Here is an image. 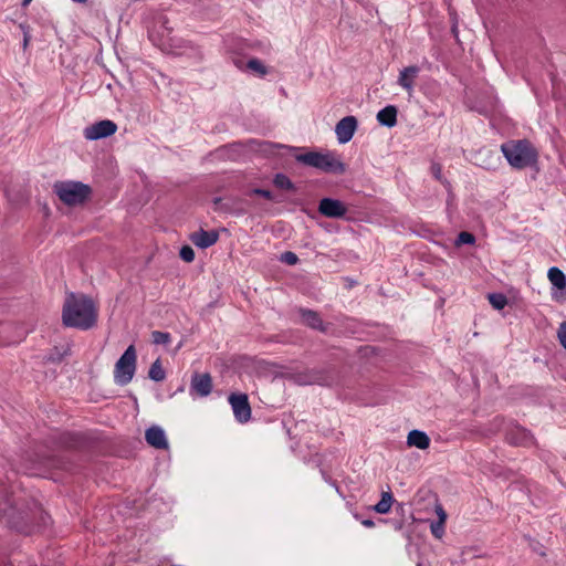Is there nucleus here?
I'll return each instance as SVG.
<instances>
[{"label":"nucleus","instance_id":"nucleus-1","mask_svg":"<svg viewBox=\"0 0 566 566\" xmlns=\"http://www.w3.org/2000/svg\"><path fill=\"white\" fill-rule=\"evenodd\" d=\"M97 321V310L86 295L70 293L63 304L62 322L66 327L87 331Z\"/></svg>","mask_w":566,"mask_h":566},{"label":"nucleus","instance_id":"nucleus-2","mask_svg":"<svg viewBox=\"0 0 566 566\" xmlns=\"http://www.w3.org/2000/svg\"><path fill=\"white\" fill-rule=\"evenodd\" d=\"M501 150L516 169L530 167L537 161V151L527 139L509 140L501 146Z\"/></svg>","mask_w":566,"mask_h":566},{"label":"nucleus","instance_id":"nucleus-3","mask_svg":"<svg viewBox=\"0 0 566 566\" xmlns=\"http://www.w3.org/2000/svg\"><path fill=\"white\" fill-rule=\"evenodd\" d=\"M53 191L66 206L83 205L92 193V189L88 185L71 180L55 182Z\"/></svg>","mask_w":566,"mask_h":566},{"label":"nucleus","instance_id":"nucleus-4","mask_svg":"<svg viewBox=\"0 0 566 566\" xmlns=\"http://www.w3.org/2000/svg\"><path fill=\"white\" fill-rule=\"evenodd\" d=\"M295 158L297 161L317 168L324 172L343 175L346 171L345 164L331 153L308 151L297 155Z\"/></svg>","mask_w":566,"mask_h":566},{"label":"nucleus","instance_id":"nucleus-5","mask_svg":"<svg viewBox=\"0 0 566 566\" xmlns=\"http://www.w3.org/2000/svg\"><path fill=\"white\" fill-rule=\"evenodd\" d=\"M136 349L134 345H129L124 354L115 364L114 368V381L119 386H126L129 384L135 375L136 370Z\"/></svg>","mask_w":566,"mask_h":566},{"label":"nucleus","instance_id":"nucleus-6","mask_svg":"<svg viewBox=\"0 0 566 566\" xmlns=\"http://www.w3.org/2000/svg\"><path fill=\"white\" fill-rule=\"evenodd\" d=\"M3 517L8 525L19 533L31 534L34 530L33 513L30 509L9 505L4 510Z\"/></svg>","mask_w":566,"mask_h":566},{"label":"nucleus","instance_id":"nucleus-7","mask_svg":"<svg viewBox=\"0 0 566 566\" xmlns=\"http://www.w3.org/2000/svg\"><path fill=\"white\" fill-rule=\"evenodd\" d=\"M117 125L109 119L96 122L84 128L83 135L87 140H97L114 135Z\"/></svg>","mask_w":566,"mask_h":566},{"label":"nucleus","instance_id":"nucleus-8","mask_svg":"<svg viewBox=\"0 0 566 566\" xmlns=\"http://www.w3.org/2000/svg\"><path fill=\"white\" fill-rule=\"evenodd\" d=\"M229 403L232 407L234 418L240 423H247L251 419V406L245 394H231Z\"/></svg>","mask_w":566,"mask_h":566},{"label":"nucleus","instance_id":"nucleus-9","mask_svg":"<svg viewBox=\"0 0 566 566\" xmlns=\"http://www.w3.org/2000/svg\"><path fill=\"white\" fill-rule=\"evenodd\" d=\"M212 390V379L210 374L196 373L191 378L190 395L192 397H207Z\"/></svg>","mask_w":566,"mask_h":566},{"label":"nucleus","instance_id":"nucleus-10","mask_svg":"<svg viewBox=\"0 0 566 566\" xmlns=\"http://www.w3.org/2000/svg\"><path fill=\"white\" fill-rule=\"evenodd\" d=\"M318 212L327 218H343L347 213V207L340 200L323 198L318 205Z\"/></svg>","mask_w":566,"mask_h":566},{"label":"nucleus","instance_id":"nucleus-11","mask_svg":"<svg viewBox=\"0 0 566 566\" xmlns=\"http://www.w3.org/2000/svg\"><path fill=\"white\" fill-rule=\"evenodd\" d=\"M357 129V119L355 116L342 118L335 126V133L340 144L348 143Z\"/></svg>","mask_w":566,"mask_h":566},{"label":"nucleus","instance_id":"nucleus-12","mask_svg":"<svg viewBox=\"0 0 566 566\" xmlns=\"http://www.w3.org/2000/svg\"><path fill=\"white\" fill-rule=\"evenodd\" d=\"M169 53L174 55H187L189 57H201V51L190 42L182 39H170Z\"/></svg>","mask_w":566,"mask_h":566},{"label":"nucleus","instance_id":"nucleus-13","mask_svg":"<svg viewBox=\"0 0 566 566\" xmlns=\"http://www.w3.org/2000/svg\"><path fill=\"white\" fill-rule=\"evenodd\" d=\"M146 442L159 450H166L168 448V441L164 429L159 426H151L145 432Z\"/></svg>","mask_w":566,"mask_h":566},{"label":"nucleus","instance_id":"nucleus-14","mask_svg":"<svg viewBox=\"0 0 566 566\" xmlns=\"http://www.w3.org/2000/svg\"><path fill=\"white\" fill-rule=\"evenodd\" d=\"M295 381L298 385H329L331 377L324 370H308L303 374H298L295 377Z\"/></svg>","mask_w":566,"mask_h":566},{"label":"nucleus","instance_id":"nucleus-15","mask_svg":"<svg viewBox=\"0 0 566 566\" xmlns=\"http://www.w3.org/2000/svg\"><path fill=\"white\" fill-rule=\"evenodd\" d=\"M506 439L514 446H528L532 443V434L522 427H515L506 433Z\"/></svg>","mask_w":566,"mask_h":566},{"label":"nucleus","instance_id":"nucleus-16","mask_svg":"<svg viewBox=\"0 0 566 566\" xmlns=\"http://www.w3.org/2000/svg\"><path fill=\"white\" fill-rule=\"evenodd\" d=\"M420 69L416 65H411L405 67L399 75L398 84L402 86L408 92H411L413 88L415 80L419 74Z\"/></svg>","mask_w":566,"mask_h":566},{"label":"nucleus","instance_id":"nucleus-17","mask_svg":"<svg viewBox=\"0 0 566 566\" xmlns=\"http://www.w3.org/2000/svg\"><path fill=\"white\" fill-rule=\"evenodd\" d=\"M407 443L410 447H416L418 449L424 450L430 446V438L428 434L420 430H411L407 437Z\"/></svg>","mask_w":566,"mask_h":566},{"label":"nucleus","instance_id":"nucleus-18","mask_svg":"<svg viewBox=\"0 0 566 566\" xmlns=\"http://www.w3.org/2000/svg\"><path fill=\"white\" fill-rule=\"evenodd\" d=\"M377 120L387 127H394L397 124V108L394 105H388L380 109L377 114Z\"/></svg>","mask_w":566,"mask_h":566},{"label":"nucleus","instance_id":"nucleus-19","mask_svg":"<svg viewBox=\"0 0 566 566\" xmlns=\"http://www.w3.org/2000/svg\"><path fill=\"white\" fill-rule=\"evenodd\" d=\"M189 239L196 247L201 249H206L212 245V233L203 229L192 232Z\"/></svg>","mask_w":566,"mask_h":566},{"label":"nucleus","instance_id":"nucleus-20","mask_svg":"<svg viewBox=\"0 0 566 566\" xmlns=\"http://www.w3.org/2000/svg\"><path fill=\"white\" fill-rule=\"evenodd\" d=\"M301 314H302L303 322L307 326H310L311 328H314V329H319L322 332L325 331V328L323 326V322L316 312L311 311V310H301Z\"/></svg>","mask_w":566,"mask_h":566},{"label":"nucleus","instance_id":"nucleus-21","mask_svg":"<svg viewBox=\"0 0 566 566\" xmlns=\"http://www.w3.org/2000/svg\"><path fill=\"white\" fill-rule=\"evenodd\" d=\"M548 279L558 290L566 287V276L558 268L554 266L548 270Z\"/></svg>","mask_w":566,"mask_h":566},{"label":"nucleus","instance_id":"nucleus-22","mask_svg":"<svg viewBox=\"0 0 566 566\" xmlns=\"http://www.w3.org/2000/svg\"><path fill=\"white\" fill-rule=\"evenodd\" d=\"M394 502L392 494L390 492H382L380 501L374 506V510L379 514H386L390 511Z\"/></svg>","mask_w":566,"mask_h":566},{"label":"nucleus","instance_id":"nucleus-23","mask_svg":"<svg viewBox=\"0 0 566 566\" xmlns=\"http://www.w3.org/2000/svg\"><path fill=\"white\" fill-rule=\"evenodd\" d=\"M148 377L154 381H163L166 378V373L161 366L160 359H156L148 371Z\"/></svg>","mask_w":566,"mask_h":566},{"label":"nucleus","instance_id":"nucleus-24","mask_svg":"<svg viewBox=\"0 0 566 566\" xmlns=\"http://www.w3.org/2000/svg\"><path fill=\"white\" fill-rule=\"evenodd\" d=\"M488 300L495 310H502L507 304V298L502 293H491L488 295Z\"/></svg>","mask_w":566,"mask_h":566},{"label":"nucleus","instance_id":"nucleus-25","mask_svg":"<svg viewBox=\"0 0 566 566\" xmlns=\"http://www.w3.org/2000/svg\"><path fill=\"white\" fill-rule=\"evenodd\" d=\"M273 182H274L275 187H277L280 189H285V190H294L295 189L291 179L283 174H277L274 177Z\"/></svg>","mask_w":566,"mask_h":566},{"label":"nucleus","instance_id":"nucleus-26","mask_svg":"<svg viewBox=\"0 0 566 566\" xmlns=\"http://www.w3.org/2000/svg\"><path fill=\"white\" fill-rule=\"evenodd\" d=\"M247 67L251 70L252 72H255L260 75H265L268 73L266 67L264 64L258 60V59H251L247 63Z\"/></svg>","mask_w":566,"mask_h":566},{"label":"nucleus","instance_id":"nucleus-27","mask_svg":"<svg viewBox=\"0 0 566 566\" xmlns=\"http://www.w3.org/2000/svg\"><path fill=\"white\" fill-rule=\"evenodd\" d=\"M153 342L156 345H167L170 343L171 336L169 333L160 332V331H154L151 334Z\"/></svg>","mask_w":566,"mask_h":566},{"label":"nucleus","instance_id":"nucleus-28","mask_svg":"<svg viewBox=\"0 0 566 566\" xmlns=\"http://www.w3.org/2000/svg\"><path fill=\"white\" fill-rule=\"evenodd\" d=\"M430 170H431V174L433 175V177L437 180H439L441 184H443L444 186H449L450 185L449 181L442 177V167H441L440 164L433 163L431 165Z\"/></svg>","mask_w":566,"mask_h":566},{"label":"nucleus","instance_id":"nucleus-29","mask_svg":"<svg viewBox=\"0 0 566 566\" xmlns=\"http://www.w3.org/2000/svg\"><path fill=\"white\" fill-rule=\"evenodd\" d=\"M475 242V237L470 233V232H467V231H462L460 232V234L458 235V239L455 241V244L457 245H461V244H473Z\"/></svg>","mask_w":566,"mask_h":566},{"label":"nucleus","instance_id":"nucleus-30","mask_svg":"<svg viewBox=\"0 0 566 566\" xmlns=\"http://www.w3.org/2000/svg\"><path fill=\"white\" fill-rule=\"evenodd\" d=\"M179 256L185 262H192L195 260V251L190 245H184L180 249Z\"/></svg>","mask_w":566,"mask_h":566},{"label":"nucleus","instance_id":"nucleus-31","mask_svg":"<svg viewBox=\"0 0 566 566\" xmlns=\"http://www.w3.org/2000/svg\"><path fill=\"white\" fill-rule=\"evenodd\" d=\"M431 533L434 537L441 538L444 534V522H432L430 525Z\"/></svg>","mask_w":566,"mask_h":566},{"label":"nucleus","instance_id":"nucleus-32","mask_svg":"<svg viewBox=\"0 0 566 566\" xmlns=\"http://www.w3.org/2000/svg\"><path fill=\"white\" fill-rule=\"evenodd\" d=\"M280 260L289 265H294L297 263L298 258L294 252L286 251L281 255Z\"/></svg>","mask_w":566,"mask_h":566},{"label":"nucleus","instance_id":"nucleus-33","mask_svg":"<svg viewBox=\"0 0 566 566\" xmlns=\"http://www.w3.org/2000/svg\"><path fill=\"white\" fill-rule=\"evenodd\" d=\"M19 28L20 30L22 31L23 33V49H27L28 45H29V42L31 40V34H30V25L27 24V23H20L19 24Z\"/></svg>","mask_w":566,"mask_h":566},{"label":"nucleus","instance_id":"nucleus-34","mask_svg":"<svg viewBox=\"0 0 566 566\" xmlns=\"http://www.w3.org/2000/svg\"><path fill=\"white\" fill-rule=\"evenodd\" d=\"M557 336L560 345L566 349V322H563L558 328Z\"/></svg>","mask_w":566,"mask_h":566},{"label":"nucleus","instance_id":"nucleus-35","mask_svg":"<svg viewBox=\"0 0 566 566\" xmlns=\"http://www.w3.org/2000/svg\"><path fill=\"white\" fill-rule=\"evenodd\" d=\"M65 355H67V352H64L63 354L59 353V354L50 355L48 357V360L52 361V363H60Z\"/></svg>","mask_w":566,"mask_h":566},{"label":"nucleus","instance_id":"nucleus-36","mask_svg":"<svg viewBox=\"0 0 566 566\" xmlns=\"http://www.w3.org/2000/svg\"><path fill=\"white\" fill-rule=\"evenodd\" d=\"M436 512H437L438 517H439V520H438V521H440V522H444V523H446L447 514H446V512H444L443 507H442L441 505H437V507H436Z\"/></svg>","mask_w":566,"mask_h":566},{"label":"nucleus","instance_id":"nucleus-37","mask_svg":"<svg viewBox=\"0 0 566 566\" xmlns=\"http://www.w3.org/2000/svg\"><path fill=\"white\" fill-rule=\"evenodd\" d=\"M254 192L259 196H262L263 198L265 199H269L271 200L272 199V193L271 191L269 190H265V189H255Z\"/></svg>","mask_w":566,"mask_h":566},{"label":"nucleus","instance_id":"nucleus-38","mask_svg":"<svg viewBox=\"0 0 566 566\" xmlns=\"http://www.w3.org/2000/svg\"><path fill=\"white\" fill-rule=\"evenodd\" d=\"M361 524L366 527H373L375 525L374 521L371 520H364Z\"/></svg>","mask_w":566,"mask_h":566},{"label":"nucleus","instance_id":"nucleus-39","mask_svg":"<svg viewBox=\"0 0 566 566\" xmlns=\"http://www.w3.org/2000/svg\"><path fill=\"white\" fill-rule=\"evenodd\" d=\"M32 0H22V6L25 7V6H29L31 3Z\"/></svg>","mask_w":566,"mask_h":566},{"label":"nucleus","instance_id":"nucleus-40","mask_svg":"<svg viewBox=\"0 0 566 566\" xmlns=\"http://www.w3.org/2000/svg\"><path fill=\"white\" fill-rule=\"evenodd\" d=\"M75 3H85L87 0H72Z\"/></svg>","mask_w":566,"mask_h":566},{"label":"nucleus","instance_id":"nucleus-41","mask_svg":"<svg viewBox=\"0 0 566 566\" xmlns=\"http://www.w3.org/2000/svg\"><path fill=\"white\" fill-rule=\"evenodd\" d=\"M213 240H214V242L218 240V234L216 232H214Z\"/></svg>","mask_w":566,"mask_h":566}]
</instances>
